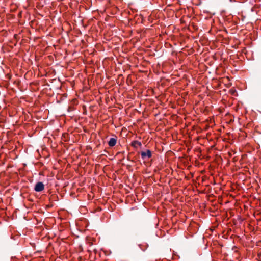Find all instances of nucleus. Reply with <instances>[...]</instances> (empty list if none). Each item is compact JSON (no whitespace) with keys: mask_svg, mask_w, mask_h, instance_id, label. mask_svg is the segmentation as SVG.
Returning <instances> with one entry per match:
<instances>
[{"mask_svg":"<svg viewBox=\"0 0 261 261\" xmlns=\"http://www.w3.org/2000/svg\"><path fill=\"white\" fill-rule=\"evenodd\" d=\"M141 156L142 160H147L152 156V152L150 150L141 152Z\"/></svg>","mask_w":261,"mask_h":261,"instance_id":"nucleus-1","label":"nucleus"},{"mask_svg":"<svg viewBox=\"0 0 261 261\" xmlns=\"http://www.w3.org/2000/svg\"><path fill=\"white\" fill-rule=\"evenodd\" d=\"M44 189V185L42 182H38L36 183L34 190L36 192H41Z\"/></svg>","mask_w":261,"mask_h":261,"instance_id":"nucleus-2","label":"nucleus"},{"mask_svg":"<svg viewBox=\"0 0 261 261\" xmlns=\"http://www.w3.org/2000/svg\"><path fill=\"white\" fill-rule=\"evenodd\" d=\"M141 145H142L141 142H140L138 141H137V140L133 141L132 142V146L136 148H138V147L141 146Z\"/></svg>","mask_w":261,"mask_h":261,"instance_id":"nucleus-3","label":"nucleus"},{"mask_svg":"<svg viewBox=\"0 0 261 261\" xmlns=\"http://www.w3.org/2000/svg\"><path fill=\"white\" fill-rule=\"evenodd\" d=\"M114 138H112L110 139V141L109 142V145L110 146H114Z\"/></svg>","mask_w":261,"mask_h":261,"instance_id":"nucleus-4","label":"nucleus"}]
</instances>
